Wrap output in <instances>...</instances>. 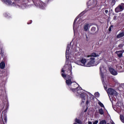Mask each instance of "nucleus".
<instances>
[{
    "instance_id": "obj_1",
    "label": "nucleus",
    "mask_w": 124,
    "mask_h": 124,
    "mask_svg": "<svg viewBox=\"0 0 124 124\" xmlns=\"http://www.w3.org/2000/svg\"><path fill=\"white\" fill-rule=\"evenodd\" d=\"M99 56V55L94 52L91 53L90 55H88L87 56V58H88L87 60L85 58H82L80 60L81 62L80 65L82 66H86L87 67L93 66L95 62L94 61V58H96Z\"/></svg>"
},
{
    "instance_id": "obj_2",
    "label": "nucleus",
    "mask_w": 124,
    "mask_h": 124,
    "mask_svg": "<svg viewBox=\"0 0 124 124\" xmlns=\"http://www.w3.org/2000/svg\"><path fill=\"white\" fill-rule=\"evenodd\" d=\"M71 90H72V92L74 93V92H76V94L77 96H80L81 98V104L84 103L86 100V98L85 97L86 93L83 92V90H82V88L81 87H77L76 88H74V86H72Z\"/></svg>"
},
{
    "instance_id": "obj_3",
    "label": "nucleus",
    "mask_w": 124,
    "mask_h": 124,
    "mask_svg": "<svg viewBox=\"0 0 124 124\" xmlns=\"http://www.w3.org/2000/svg\"><path fill=\"white\" fill-rule=\"evenodd\" d=\"M69 72L70 73V75L68 74H64L63 73L62 74V76L64 78V79H66V84L67 85V86H70L71 84L73 82H72V79H73V77H72V73L71 72V71L70 70H69Z\"/></svg>"
},
{
    "instance_id": "obj_4",
    "label": "nucleus",
    "mask_w": 124,
    "mask_h": 124,
    "mask_svg": "<svg viewBox=\"0 0 124 124\" xmlns=\"http://www.w3.org/2000/svg\"><path fill=\"white\" fill-rule=\"evenodd\" d=\"M107 92L108 94L109 98L110 96L112 98V100L115 101V98L114 97V96H117L118 95V93H117L115 90L112 88H108Z\"/></svg>"
},
{
    "instance_id": "obj_5",
    "label": "nucleus",
    "mask_w": 124,
    "mask_h": 124,
    "mask_svg": "<svg viewBox=\"0 0 124 124\" xmlns=\"http://www.w3.org/2000/svg\"><path fill=\"white\" fill-rule=\"evenodd\" d=\"M16 7L18 8H21L22 9H25L26 7H28V4L25 1L22 3H18V4L15 5Z\"/></svg>"
},
{
    "instance_id": "obj_6",
    "label": "nucleus",
    "mask_w": 124,
    "mask_h": 124,
    "mask_svg": "<svg viewBox=\"0 0 124 124\" xmlns=\"http://www.w3.org/2000/svg\"><path fill=\"white\" fill-rule=\"evenodd\" d=\"M33 3H34L35 5L36 6H39L40 8L42 9H44V7H45V3L42 2H40L39 1H33Z\"/></svg>"
},
{
    "instance_id": "obj_7",
    "label": "nucleus",
    "mask_w": 124,
    "mask_h": 124,
    "mask_svg": "<svg viewBox=\"0 0 124 124\" xmlns=\"http://www.w3.org/2000/svg\"><path fill=\"white\" fill-rule=\"evenodd\" d=\"M69 48H70V45H68L66 50V59H68V57H69V54L71 53Z\"/></svg>"
},
{
    "instance_id": "obj_8",
    "label": "nucleus",
    "mask_w": 124,
    "mask_h": 124,
    "mask_svg": "<svg viewBox=\"0 0 124 124\" xmlns=\"http://www.w3.org/2000/svg\"><path fill=\"white\" fill-rule=\"evenodd\" d=\"M90 27H91V26L90 25V23H85L84 28H83L85 31H88V30H90Z\"/></svg>"
},
{
    "instance_id": "obj_9",
    "label": "nucleus",
    "mask_w": 124,
    "mask_h": 124,
    "mask_svg": "<svg viewBox=\"0 0 124 124\" xmlns=\"http://www.w3.org/2000/svg\"><path fill=\"white\" fill-rule=\"evenodd\" d=\"M109 71L112 75L116 76L118 75V72L115 70V69L112 68H109Z\"/></svg>"
},
{
    "instance_id": "obj_10",
    "label": "nucleus",
    "mask_w": 124,
    "mask_h": 124,
    "mask_svg": "<svg viewBox=\"0 0 124 124\" xmlns=\"http://www.w3.org/2000/svg\"><path fill=\"white\" fill-rule=\"evenodd\" d=\"M124 50H120L116 51V53L118 55L119 58H122L123 54H124Z\"/></svg>"
},
{
    "instance_id": "obj_11",
    "label": "nucleus",
    "mask_w": 124,
    "mask_h": 124,
    "mask_svg": "<svg viewBox=\"0 0 124 124\" xmlns=\"http://www.w3.org/2000/svg\"><path fill=\"white\" fill-rule=\"evenodd\" d=\"M77 21V17L75 19L74 24H73V30L75 32L76 30H77V24H76V22Z\"/></svg>"
},
{
    "instance_id": "obj_12",
    "label": "nucleus",
    "mask_w": 124,
    "mask_h": 124,
    "mask_svg": "<svg viewBox=\"0 0 124 124\" xmlns=\"http://www.w3.org/2000/svg\"><path fill=\"white\" fill-rule=\"evenodd\" d=\"M124 31H122L119 33L117 35V38H122V37H124Z\"/></svg>"
},
{
    "instance_id": "obj_13",
    "label": "nucleus",
    "mask_w": 124,
    "mask_h": 124,
    "mask_svg": "<svg viewBox=\"0 0 124 124\" xmlns=\"http://www.w3.org/2000/svg\"><path fill=\"white\" fill-rule=\"evenodd\" d=\"M115 11L116 13H119V12H121L123 11V10L119 7L118 5L115 9Z\"/></svg>"
},
{
    "instance_id": "obj_14",
    "label": "nucleus",
    "mask_w": 124,
    "mask_h": 124,
    "mask_svg": "<svg viewBox=\"0 0 124 124\" xmlns=\"http://www.w3.org/2000/svg\"><path fill=\"white\" fill-rule=\"evenodd\" d=\"M5 68V63L3 62H2L0 63V68L1 69H4Z\"/></svg>"
},
{
    "instance_id": "obj_15",
    "label": "nucleus",
    "mask_w": 124,
    "mask_h": 124,
    "mask_svg": "<svg viewBox=\"0 0 124 124\" xmlns=\"http://www.w3.org/2000/svg\"><path fill=\"white\" fill-rule=\"evenodd\" d=\"M6 4H8V5H12L14 6V3H12L11 0H6Z\"/></svg>"
},
{
    "instance_id": "obj_16",
    "label": "nucleus",
    "mask_w": 124,
    "mask_h": 124,
    "mask_svg": "<svg viewBox=\"0 0 124 124\" xmlns=\"http://www.w3.org/2000/svg\"><path fill=\"white\" fill-rule=\"evenodd\" d=\"M2 120L3 121V122H4L3 121H5V123L6 124V123H7V118L6 117V115H4L3 117V118H2ZM5 123H4V122L3 123L4 124H5Z\"/></svg>"
},
{
    "instance_id": "obj_17",
    "label": "nucleus",
    "mask_w": 124,
    "mask_h": 124,
    "mask_svg": "<svg viewBox=\"0 0 124 124\" xmlns=\"http://www.w3.org/2000/svg\"><path fill=\"white\" fill-rule=\"evenodd\" d=\"M104 69V68H103V66H101L100 67V75L102 77V78H103V73H102V70Z\"/></svg>"
},
{
    "instance_id": "obj_18",
    "label": "nucleus",
    "mask_w": 124,
    "mask_h": 124,
    "mask_svg": "<svg viewBox=\"0 0 124 124\" xmlns=\"http://www.w3.org/2000/svg\"><path fill=\"white\" fill-rule=\"evenodd\" d=\"M120 8L121 9V10H122V11L123 10H124V3H122L121 4H120V5H119Z\"/></svg>"
},
{
    "instance_id": "obj_19",
    "label": "nucleus",
    "mask_w": 124,
    "mask_h": 124,
    "mask_svg": "<svg viewBox=\"0 0 124 124\" xmlns=\"http://www.w3.org/2000/svg\"><path fill=\"white\" fill-rule=\"evenodd\" d=\"M99 113L100 115H103L104 114V111H103V109H102V108L99 109Z\"/></svg>"
},
{
    "instance_id": "obj_20",
    "label": "nucleus",
    "mask_w": 124,
    "mask_h": 124,
    "mask_svg": "<svg viewBox=\"0 0 124 124\" xmlns=\"http://www.w3.org/2000/svg\"><path fill=\"white\" fill-rule=\"evenodd\" d=\"M75 121L76 123H77V124H82V122L81 121V120H80L79 119H77V118H76Z\"/></svg>"
},
{
    "instance_id": "obj_21",
    "label": "nucleus",
    "mask_w": 124,
    "mask_h": 124,
    "mask_svg": "<svg viewBox=\"0 0 124 124\" xmlns=\"http://www.w3.org/2000/svg\"><path fill=\"white\" fill-rule=\"evenodd\" d=\"M98 104H99V105H100V106L101 107H103V108H105V107H104V105H103V104H102V103H101V102L99 101L98 102Z\"/></svg>"
},
{
    "instance_id": "obj_22",
    "label": "nucleus",
    "mask_w": 124,
    "mask_h": 124,
    "mask_svg": "<svg viewBox=\"0 0 124 124\" xmlns=\"http://www.w3.org/2000/svg\"><path fill=\"white\" fill-rule=\"evenodd\" d=\"M120 119L122 123H124V116L123 115H120Z\"/></svg>"
},
{
    "instance_id": "obj_23",
    "label": "nucleus",
    "mask_w": 124,
    "mask_h": 124,
    "mask_svg": "<svg viewBox=\"0 0 124 124\" xmlns=\"http://www.w3.org/2000/svg\"><path fill=\"white\" fill-rule=\"evenodd\" d=\"M96 30V29L95 28V27H92L91 29V31L92 32H95Z\"/></svg>"
},
{
    "instance_id": "obj_24",
    "label": "nucleus",
    "mask_w": 124,
    "mask_h": 124,
    "mask_svg": "<svg viewBox=\"0 0 124 124\" xmlns=\"http://www.w3.org/2000/svg\"><path fill=\"white\" fill-rule=\"evenodd\" d=\"M94 95L95 96H96V97H99V93H98V92H96L95 93H94Z\"/></svg>"
},
{
    "instance_id": "obj_25",
    "label": "nucleus",
    "mask_w": 124,
    "mask_h": 124,
    "mask_svg": "<svg viewBox=\"0 0 124 124\" xmlns=\"http://www.w3.org/2000/svg\"><path fill=\"white\" fill-rule=\"evenodd\" d=\"M100 124H106V121L105 120H102L100 122Z\"/></svg>"
},
{
    "instance_id": "obj_26",
    "label": "nucleus",
    "mask_w": 124,
    "mask_h": 124,
    "mask_svg": "<svg viewBox=\"0 0 124 124\" xmlns=\"http://www.w3.org/2000/svg\"><path fill=\"white\" fill-rule=\"evenodd\" d=\"M116 67L118 69H122V68H123V67L120 65L117 66Z\"/></svg>"
},
{
    "instance_id": "obj_27",
    "label": "nucleus",
    "mask_w": 124,
    "mask_h": 124,
    "mask_svg": "<svg viewBox=\"0 0 124 124\" xmlns=\"http://www.w3.org/2000/svg\"><path fill=\"white\" fill-rule=\"evenodd\" d=\"M64 69H65V66H64V67L62 70V72L64 73Z\"/></svg>"
},
{
    "instance_id": "obj_28",
    "label": "nucleus",
    "mask_w": 124,
    "mask_h": 124,
    "mask_svg": "<svg viewBox=\"0 0 124 124\" xmlns=\"http://www.w3.org/2000/svg\"><path fill=\"white\" fill-rule=\"evenodd\" d=\"M74 86H75V87H79V85H78V84H77V83H75L74 84Z\"/></svg>"
},
{
    "instance_id": "obj_29",
    "label": "nucleus",
    "mask_w": 124,
    "mask_h": 124,
    "mask_svg": "<svg viewBox=\"0 0 124 124\" xmlns=\"http://www.w3.org/2000/svg\"><path fill=\"white\" fill-rule=\"evenodd\" d=\"M121 102H117V105L118 106H121Z\"/></svg>"
},
{
    "instance_id": "obj_30",
    "label": "nucleus",
    "mask_w": 124,
    "mask_h": 124,
    "mask_svg": "<svg viewBox=\"0 0 124 124\" xmlns=\"http://www.w3.org/2000/svg\"><path fill=\"white\" fill-rule=\"evenodd\" d=\"M98 124V121L97 120H96L95 122L93 123V124Z\"/></svg>"
},
{
    "instance_id": "obj_31",
    "label": "nucleus",
    "mask_w": 124,
    "mask_h": 124,
    "mask_svg": "<svg viewBox=\"0 0 124 124\" xmlns=\"http://www.w3.org/2000/svg\"><path fill=\"white\" fill-rule=\"evenodd\" d=\"M124 46L122 45V44H121V45H119V46H118V47H119V48H123V46Z\"/></svg>"
},
{
    "instance_id": "obj_32",
    "label": "nucleus",
    "mask_w": 124,
    "mask_h": 124,
    "mask_svg": "<svg viewBox=\"0 0 124 124\" xmlns=\"http://www.w3.org/2000/svg\"><path fill=\"white\" fill-rule=\"evenodd\" d=\"M113 20H117V16H114L113 17Z\"/></svg>"
},
{
    "instance_id": "obj_33",
    "label": "nucleus",
    "mask_w": 124,
    "mask_h": 124,
    "mask_svg": "<svg viewBox=\"0 0 124 124\" xmlns=\"http://www.w3.org/2000/svg\"><path fill=\"white\" fill-rule=\"evenodd\" d=\"M108 31H111V27H109Z\"/></svg>"
},
{
    "instance_id": "obj_34",
    "label": "nucleus",
    "mask_w": 124,
    "mask_h": 124,
    "mask_svg": "<svg viewBox=\"0 0 124 124\" xmlns=\"http://www.w3.org/2000/svg\"><path fill=\"white\" fill-rule=\"evenodd\" d=\"M105 13H106V14H107L108 13V10H106L105 11Z\"/></svg>"
},
{
    "instance_id": "obj_35",
    "label": "nucleus",
    "mask_w": 124,
    "mask_h": 124,
    "mask_svg": "<svg viewBox=\"0 0 124 124\" xmlns=\"http://www.w3.org/2000/svg\"><path fill=\"white\" fill-rule=\"evenodd\" d=\"M2 1L3 2H5V3L6 2V0H2Z\"/></svg>"
},
{
    "instance_id": "obj_36",
    "label": "nucleus",
    "mask_w": 124,
    "mask_h": 124,
    "mask_svg": "<svg viewBox=\"0 0 124 124\" xmlns=\"http://www.w3.org/2000/svg\"><path fill=\"white\" fill-rule=\"evenodd\" d=\"M80 16L84 15V12L81 13L80 14Z\"/></svg>"
},
{
    "instance_id": "obj_37",
    "label": "nucleus",
    "mask_w": 124,
    "mask_h": 124,
    "mask_svg": "<svg viewBox=\"0 0 124 124\" xmlns=\"http://www.w3.org/2000/svg\"><path fill=\"white\" fill-rule=\"evenodd\" d=\"M5 17H7V16H8V14H5Z\"/></svg>"
},
{
    "instance_id": "obj_38",
    "label": "nucleus",
    "mask_w": 124,
    "mask_h": 124,
    "mask_svg": "<svg viewBox=\"0 0 124 124\" xmlns=\"http://www.w3.org/2000/svg\"><path fill=\"white\" fill-rule=\"evenodd\" d=\"M88 124H93V123L91 122H88Z\"/></svg>"
},
{
    "instance_id": "obj_39",
    "label": "nucleus",
    "mask_w": 124,
    "mask_h": 124,
    "mask_svg": "<svg viewBox=\"0 0 124 124\" xmlns=\"http://www.w3.org/2000/svg\"><path fill=\"white\" fill-rule=\"evenodd\" d=\"M111 124H115V123H114V122H112Z\"/></svg>"
},
{
    "instance_id": "obj_40",
    "label": "nucleus",
    "mask_w": 124,
    "mask_h": 124,
    "mask_svg": "<svg viewBox=\"0 0 124 124\" xmlns=\"http://www.w3.org/2000/svg\"><path fill=\"white\" fill-rule=\"evenodd\" d=\"M88 101H87L86 102V103H87V104H88Z\"/></svg>"
},
{
    "instance_id": "obj_41",
    "label": "nucleus",
    "mask_w": 124,
    "mask_h": 124,
    "mask_svg": "<svg viewBox=\"0 0 124 124\" xmlns=\"http://www.w3.org/2000/svg\"><path fill=\"white\" fill-rule=\"evenodd\" d=\"M110 100L112 101V100H111V99H110Z\"/></svg>"
},
{
    "instance_id": "obj_42",
    "label": "nucleus",
    "mask_w": 124,
    "mask_h": 124,
    "mask_svg": "<svg viewBox=\"0 0 124 124\" xmlns=\"http://www.w3.org/2000/svg\"><path fill=\"white\" fill-rule=\"evenodd\" d=\"M86 37H87V35H86Z\"/></svg>"
}]
</instances>
